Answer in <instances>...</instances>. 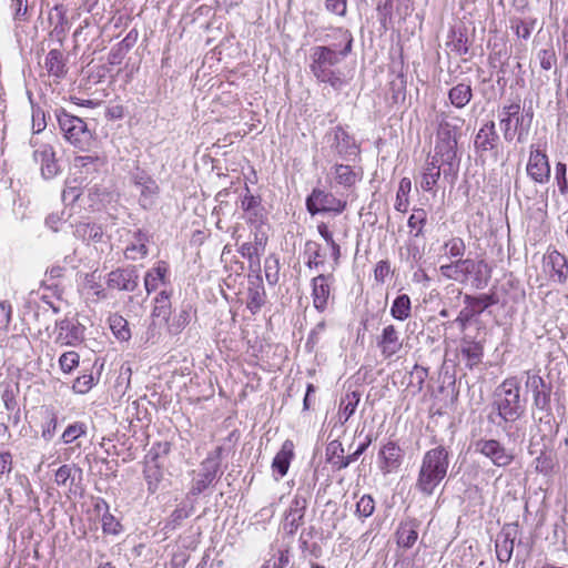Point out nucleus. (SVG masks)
<instances>
[{"label":"nucleus","instance_id":"obj_1","mask_svg":"<svg viewBox=\"0 0 568 568\" xmlns=\"http://www.w3.org/2000/svg\"><path fill=\"white\" fill-rule=\"evenodd\" d=\"M334 36L341 43H344V48L338 50L339 44L337 43L316 47L312 54L310 68L320 82L329 84L334 90H339L344 80L341 72L334 70L333 67L352 51L353 36L347 29L343 28H337Z\"/></svg>","mask_w":568,"mask_h":568},{"label":"nucleus","instance_id":"obj_2","mask_svg":"<svg viewBox=\"0 0 568 568\" xmlns=\"http://www.w3.org/2000/svg\"><path fill=\"white\" fill-rule=\"evenodd\" d=\"M449 452L439 445L427 450L420 462L415 489L423 496L429 497L447 476Z\"/></svg>","mask_w":568,"mask_h":568},{"label":"nucleus","instance_id":"obj_3","mask_svg":"<svg viewBox=\"0 0 568 568\" xmlns=\"http://www.w3.org/2000/svg\"><path fill=\"white\" fill-rule=\"evenodd\" d=\"M532 116L531 110H524L520 99L505 102L498 112L504 140L511 142L516 139L518 143H524L527 140Z\"/></svg>","mask_w":568,"mask_h":568},{"label":"nucleus","instance_id":"obj_4","mask_svg":"<svg viewBox=\"0 0 568 568\" xmlns=\"http://www.w3.org/2000/svg\"><path fill=\"white\" fill-rule=\"evenodd\" d=\"M498 416L506 423H514L525 413L520 400V382L517 377L506 378L496 390Z\"/></svg>","mask_w":568,"mask_h":568},{"label":"nucleus","instance_id":"obj_5","mask_svg":"<svg viewBox=\"0 0 568 568\" xmlns=\"http://www.w3.org/2000/svg\"><path fill=\"white\" fill-rule=\"evenodd\" d=\"M63 268L60 266L52 267L45 276H49V280H44L42 282L41 288L43 292L41 294L38 293L40 302L38 303V315L40 311L42 314L52 311V313H59L64 301L61 297V291L59 290L58 278L62 276Z\"/></svg>","mask_w":568,"mask_h":568},{"label":"nucleus","instance_id":"obj_6","mask_svg":"<svg viewBox=\"0 0 568 568\" xmlns=\"http://www.w3.org/2000/svg\"><path fill=\"white\" fill-rule=\"evenodd\" d=\"M222 452V447H216L201 463L200 471L193 479L190 491L187 493V499H190V497H196L202 494L216 479L221 466Z\"/></svg>","mask_w":568,"mask_h":568},{"label":"nucleus","instance_id":"obj_7","mask_svg":"<svg viewBox=\"0 0 568 568\" xmlns=\"http://www.w3.org/2000/svg\"><path fill=\"white\" fill-rule=\"evenodd\" d=\"M306 209L311 215L318 213H333L338 215L343 213L347 206L345 200L336 197L333 193L315 187L306 197Z\"/></svg>","mask_w":568,"mask_h":568},{"label":"nucleus","instance_id":"obj_8","mask_svg":"<svg viewBox=\"0 0 568 568\" xmlns=\"http://www.w3.org/2000/svg\"><path fill=\"white\" fill-rule=\"evenodd\" d=\"M464 303L465 307L452 322V324H456L462 332L467 328L474 316L480 314L489 306L497 304L498 298L495 294H480L478 296L465 295Z\"/></svg>","mask_w":568,"mask_h":568},{"label":"nucleus","instance_id":"obj_9","mask_svg":"<svg viewBox=\"0 0 568 568\" xmlns=\"http://www.w3.org/2000/svg\"><path fill=\"white\" fill-rule=\"evenodd\" d=\"M475 450L487 457L497 467H507L515 458L513 452L496 439L477 440Z\"/></svg>","mask_w":568,"mask_h":568},{"label":"nucleus","instance_id":"obj_10","mask_svg":"<svg viewBox=\"0 0 568 568\" xmlns=\"http://www.w3.org/2000/svg\"><path fill=\"white\" fill-rule=\"evenodd\" d=\"M326 139L329 143V148L344 160H351L359 152V148L354 138L341 126H336L328 132Z\"/></svg>","mask_w":568,"mask_h":568},{"label":"nucleus","instance_id":"obj_11","mask_svg":"<svg viewBox=\"0 0 568 568\" xmlns=\"http://www.w3.org/2000/svg\"><path fill=\"white\" fill-rule=\"evenodd\" d=\"M104 156L88 154L77 156L73 161L74 175L81 183H90L105 168Z\"/></svg>","mask_w":568,"mask_h":568},{"label":"nucleus","instance_id":"obj_12","mask_svg":"<svg viewBox=\"0 0 568 568\" xmlns=\"http://www.w3.org/2000/svg\"><path fill=\"white\" fill-rule=\"evenodd\" d=\"M542 266L552 283L562 285L568 281V261L557 250L548 251L544 255Z\"/></svg>","mask_w":568,"mask_h":568},{"label":"nucleus","instance_id":"obj_13","mask_svg":"<svg viewBox=\"0 0 568 568\" xmlns=\"http://www.w3.org/2000/svg\"><path fill=\"white\" fill-rule=\"evenodd\" d=\"M404 450L394 440L385 443L378 452V468L384 475L395 473L403 464Z\"/></svg>","mask_w":568,"mask_h":568},{"label":"nucleus","instance_id":"obj_14","mask_svg":"<svg viewBox=\"0 0 568 568\" xmlns=\"http://www.w3.org/2000/svg\"><path fill=\"white\" fill-rule=\"evenodd\" d=\"M518 535L517 524H506L497 535L495 550L500 564L509 562L514 552L515 540Z\"/></svg>","mask_w":568,"mask_h":568},{"label":"nucleus","instance_id":"obj_15","mask_svg":"<svg viewBox=\"0 0 568 568\" xmlns=\"http://www.w3.org/2000/svg\"><path fill=\"white\" fill-rule=\"evenodd\" d=\"M480 267H485V262L483 260L474 261L470 258H458L455 262L442 265L439 271L440 274L447 278L465 282L473 274V271H479Z\"/></svg>","mask_w":568,"mask_h":568},{"label":"nucleus","instance_id":"obj_16","mask_svg":"<svg viewBox=\"0 0 568 568\" xmlns=\"http://www.w3.org/2000/svg\"><path fill=\"white\" fill-rule=\"evenodd\" d=\"M376 345L383 358L390 359L403 348L399 331L393 324L386 325L377 336Z\"/></svg>","mask_w":568,"mask_h":568},{"label":"nucleus","instance_id":"obj_17","mask_svg":"<svg viewBox=\"0 0 568 568\" xmlns=\"http://www.w3.org/2000/svg\"><path fill=\"white\" fill-rule=\"evenodd\" d=\"M526 171L534 182L539 184L547 183L550 179V165L547 155L539 149L531 146Z\"/></svg>","mask_w":568,"mask_h":568},{"label":"nucleus","instance_id":"obj_18","mask_svg":"<svg viewBox=\"0 0 568 568\" xmlns=\"http://www.w3.org/2000/svg\"><path fill=\"white\" fill-rule=\"evenodd\" d=\"M139 284V274L131 267H119L108 274L106 285L109 288L133 292Z\"/></svg>","mask_w":568,"mask_h":568},{"label":"nucleus","instance_id":"obj_19","mask_svg":"<svg viewBox=\"0 0 568 568\" xmlns=\"http://www.w3.org/2000/svg\"><path fill=\"white\" fill-rule=\"evenodd\" d=\"M526 375V387L532 392L534 406L539 410H549L550 387L546 385L545 381L539 375L530 372H527Z\"/></svg>","mask_w":568,"mask_h":568},{"label":"nucleus","instance_id":"obj_20","mask_svg":"<svg viewBox=\"0 0 568 568\" xmlns=\"http://www.w3.org/2000/svg\"><path fill=\"white\" fill-rule=\"evenodd\" d=\"M133 180L140 191V205L145 210L152 207L159 193L158 183L144 172L136 173Z\"/></svg>","mask_w":568,"mask_h":568},{"label":"nucleus","instance_id":"obj_21","mask_svg":"<svg viewBox=\"0 0 568 568\" xmlns=\"http://www.w3.org/2000/svg\"><path fill=\"white\" fill-rule=\"evenodd\" d=\"M499 135L494 121L486 122L477 132L474 146L477 153L491 152L497 149Z\"/></svg>","mask_w":568,"mask_h":568},{"label":"nucleus","instance_id":"obj_22","mask_svg":"<svg viewBox=\"0 0 568 568\" xmlns=\"http://www.w3.org/2000/svg\"><path fill=\"white\" fill-rule=\"evenodd\" d=\"M306 506V499L298 495L292 499L284 519V530L287 534H295L303 524Z\"/></svg>","mask_w":568,"mask_h":568},{"label":"nucleus","instance_id":"obj_23","mask_svg":"<svg viewBox=\"0 0 568 568\" xmlns=\"http://www.w3.org/2000/svg\"><path fill=\"white\" fill-rule=\"evenodd\" d=\"M143 475L149 493L154 494L158 491L164 479V470L158 463V454L152 453V450L145 457Z\"/></svg>","mask_w":568,"mask_h":568},{"label":"nucleus","instance_id":"obj_24","mask_svg":"<svg viewBox=\"0 0 568 568\" xmlns=\"http://www.w3.org/2000/svg\"><path fill=\"white\" fill-rule=\"evenodd\" d=\"M332 275L320 274L312 280V298L313 305L318 312H324L327 308L331 288L329 283Z\"/></svg>","mask_w":568,"mask_h":568},{"label":"nucleus","instance_id":"obj_25","mask_svg":"<svg viewBox=\"0 0 568 568\" xmlns=\"http://www.w3.org/2000/svg\"><path fill=\"white\" fill-rule=\"evenodd\" d=\"M432 160H439L440 165H447L449 171L456 172L459 166L457 142L437 141Z\"/></svg>","mask_w":568,"mask_h":568},{"label":"nucleus","instance_id":"obj_26","mask_svg":"<svg viewBox=\"0 0 568 568\" xmlns=\"http://www.w3.org/2000/svg\"><path fill=\"white\" fill-rule=\"evenodd\" d=\"M241 209L246 213L250 223L260 224L264 220V209L260 196L251 194L250 189L245 185V194L241 197Z\"/></svg>","mask_w":568,"mask_h":568},{"label":"nucleus","instance_id":"obj_27","mask_svg":"<svg viewBox=\"0 0 568 568\" xmlns=\"http://www.w3.org/2000/svg\"><path fill=\"white\" fill-rule=\"evenodd\" d=\"M74 236L87 244H103L106 243L109 239L101 225L89 222L77 224L74 229Z\"/></svg>","mask_w":568,"mask_h":568},{"label":"nucleus","instance_id":"obj_28","mask_svg":"<svg viewBox=\"0 0 568 568\" xmlns=\"http://www.w3.org/2000/svg\"><path fill=\"white\" fill-rule=\"evenodd\" d=\"M265 290L261 275H255L248 280L247 290V308L253 313H257L265 303Z\"/></svg>","mask_w":568,"mask_h":568},{"label":"nucleus","instance_id":"obj_29","mask_svg":"<svg viewBox=\"0 0 568 568\" xmlns=\"http://www.w3.org/2000/svg\"><path fill=\"white\" fill-rule=\"evenodd\" d=\"M169 271V264L164 261H159L145 273L144 287L148 294L154 292L160 285L168 283Z\"/></svg>","mask_w":568,"mask_h":568},{"label":"nucleus","instance_id":"obj_30","mask_svg":"<svg viewBox=\"0 0 568 568\" xmlns=\"http://www.w3.org/2000/svg\"><path fill=\"white\" fill-rule=\"evenodd\" d=\"M332 170L336 183L346 190L354 187L362 180V171H356L351 165L335 164Z\"/></svg>","mask_w":568,"mask_h":568},{"label":"nucleus","instance_id":"obj_31","mask_svg":"<svg viewBox=\"0 0 568 568\" xmlns=\"http://www.w3.org/2000/svg\"><path fill=\"white\" fill-rule=\"evenodd\" d=\"M460 353L466 367L473 369L481 363L484 356V347L479 342L463 339L460 345Z\"/></svg>","mask_w":568,"mask_h":568},{"label":"nucleus","instance_id":"obj_32","mask_svg":"<svg viewBox=\"0 0 568 568\" xmlns=\"http://www.w3.org/2000/svg\"><path fill=\"white\" fill-rule=\"evenodd\" d=\"M294 457V444L292 440H285L280 449V452L275 455L272 468L280 475V478L284 477L287 474L291 460Z\"/></svg>","mask_w":568,"mask_h":568},{"label":"nucleus","instance_id":"obj_33","mask_svg":"<svg viewBox=\"0 0 568 568\" xmlns=\"http://www.w3.org/2000/svg\"><path fill=\"white\" fill-rule=\"evenodd\" d=\"M265 241L264 234L256 232L254 233V242H246L240 246L239 253L242 257L248 260L251 267L260 266V251L264 248Z\"/></svg>","mask_w":568,"mask_h":568},{"label":"nucleus","instance_id":"obj_34","mask_svg":"<svg viewBox=\"0 0 568 568\" xmlns=\"http://www.w3.org/2000/svg\"><path fill=\"white\" fill-rule=\"evenodd\" d=\"M418 526L419 523L416 519L406 520L398 526L396 536L399 547H413L418 538Z\"/></svg>","mask_w":568,"mask_h":568},{"label":"nucleus","instance_id":"obj_35","mask_svg":"<svg viewBox=\"0 0 568 568\" xmlns=\"http://www.w3.org/2000/svg\"><path fill=\"white\" fill-rule=\"evenodd\" d=\"M148 235L138 230L132 235L131 243L125 248V256L129 260L136 261L144 258L148 255Z\"/></svg>","mask_w":568,"mask_h":568},{"label":"nucleus","instance_id":"obj_36","mask_svg":"<svg viewBox=\"0 0 568 568\" xmlns=\"http://www.w3.org/2000/svg\"><path fill=\"white\" fill-rule=\"evenodd\" d=\"M61 169L55 159V153L51 145H43L41 150V174L45 180L52 179L60 173Z\"/></svg>","mask_w":568,"mask_h":568},{"label":"nucleus","instance_id":"obj_37","mask_svg":"<svg viewBox=\"0 0 568 568\" xmlns=\"http://www.w3.org/2000/svg\"><path fill=\"white\" fill-rule=\"evenodd\" d=\"M473 99L470 82H460L448 91V100L457 109L465 108Z\"/></svg>","mask_w":568,"mask_h":568},{"label":"nucleus","instance_id":"obj_38","mask_svg":"<svg viewBox=\"0 0 568 568\" xmlns=\"http://www.w3.org/2000/svg\"><path fill=\"white\" fill-rule=\"evenodd\" d=\"M110 329L119 342H128L131 338L129 322L120 314L113 313L108 318Z\"/></svg>","mask_w":568,"mask_h":568},{"label":"nucleus","instance_id":"obj_39","mask_svg":"<svg viewBox=\"0 0 568 568\" xmlns=\"http://www.w3.org/2000/svg\"><path fill=\"white\" fill-rule=\"evenodd\" d=\"M45 69L50 75L55 78H62L65 74V60L63 58L62 51L58 49H52L49 51L45 58Z\"/></svg>","mask_w":568,"mask_h":568},{"label":"nucleus","instance_id":"obj_40","mask_svg":"<svg viewBox=\"0 0 568 568\" xmlns=\"http://www.w3.org/2000/svg\"><path fill=\"white\" fill-rule=\"evenodd\" d=\"M440 178V164L439 160H430L427 162L424 172L420 176V187L426 191H433L438 179Z\"/></svg>","mask_w":568,"mask_h":568},{"label":"nucleus","instance_id":"obj_41","mask_svg":"<svg viewBox=\"0 0 568 568\" xmlns=\"http://www.w3.org/2000/svg\"><path fill=\"white\" fill-rule=\"evenodd\" d=\"M361 394L356 390L347 393L341 400L338 419L341 424H345L355 413L359 403Z\"/></svg>","mask_w":568,"mask_h":568},{"label":"nucleus","instance_id":"obj_42","mask_svg":"<svg viewBox=\"0 0 568 568\" xmlns=\"http://www.w3.org/2000/svg\"><path fill=\"white\" fill-rule=\"evenodd\" d=\"M194 513V500L191 498L179 505L170 515L166 527L175 529L182 521Z\"/></svg>","mask_w":568,"mask_h":568},{"label":"nucleus","instance_id":"obj_43","mask_svg":"<svg viewBox=\"0 0 568 568\" xmlns=\"http://www.w3.org/2000/svg\"><path fill=\"white\" fill-rule=\"evenodd\" d=\"M73 123V129L67 135V140L75 146H82L91 139V133L81 118L78 116Z\"/></svg>","mask_w":568,"mask_h":568},{"label":"nucleus","instance_id":"obj_44","mask_svg":"<svg viewBox=\"0 0 568 568\" xmlns=\"http://www.w3.org/2000/svg\"><path fill=\"white\" fill-rule=\"evenodd\" d=\"M410 312L412 302L407 294L398 295L390 306V315L397 321L407 320L410 316Z\"/></svg>","mask_w":568,"mask_h":568},{"label":"nucleus","instance_id":"obj_45","mask_svg":"<svg viewBox=\"0 0 568 568\" xmlns=\"http://www.w3.org/2000/svg\"><path fill=\"white\" fill-rule=\"evenodd\" d=\"M171 294L168 291H161L154 298V307L152 310V316L162 318L165 322L169 321L171 314Z\"/></svg>","mask_w":568,"mask_h":568},{"label":"nucleus","instance_id":"obj_46","mask_svg":"<svg viewBox=\"0 0 568 568\" xmlns=\"http://www.w3.org/2000/svg\"><path fill=\"white\" fill-rule=\"evenodd\" d=\"M412 190V181L408 178H403L399 181L398 190L396 193L395 210L402 213L407 212L409 206V193Z\"/></svg>","mask_w":568,"mask_h":568},{"label":"nucleus","instance_id":"obj_47","mask_svg":"<svg viewBox=\"0 0 568 568\" xmlns=\"http://www.w3.org/2000/svg\"><path fill=\"white\" fill-rule=\"evenodd\" d=\"M83 337V327L71 322H62L60 325L59 338L67 344L80 342Z\"/></svg>","mask_w":568,"mask_h":568},{"label":"nucleus","instance_id":"obj_48","mask_svg":"<svg viewBox=\"0 0 568 568\" xmlns=\"http://www.w3.org/2000/svg\"><path fill=\"white\" fill-rule=\"evenodd\" d=\"M191 321L190 307H183L178 314H175L171 321H168V329L171 334L181 333Z\"/></svg>","mask_w":568,"mask_h":568},{"label":"nucleus","instance_id":"obj_49","mask_svg":"<svg viewBox=\"0 0 568 568\" xmlns=\"http://www.w3.org/2000/svg\"><path fill=\"white\" fill-rule=\"evenodd\" d=\"M427 222V213L424 209H414L409 216L407 224L410 231H415L414 236L419 237L424 235V226Z\"/></svg>","mask_w":568,"mask_h":568},{"label":"nucleus","instance_id":"obj_50","mask_svg":"<svg viewBox=\"0 0 568 568\" xmlns=\"http://www.w3.org/2000/svg\"><path fill=\"white\" fill-rule=\"evenodd\" d=\"M438 119L440 128L448 129V131L450 130L457 135H459L460 130L465 123L463 118L447 112H442L438 115Z\"/></svg>","mask_w":568,"mask_h":568},{"label":"nucleus","instance_id":"obj_51","mask_svg":"<svg viewBox=\"0 0 568 568\" xmlns=\"http://www.w3.org/2000/svg\"><path fill=\"white\" fill-rule=\"evenodd\" d=\"M536 59L545 71H550L557 64V55L552 45L540 49L536 54Z\"/></svg>","mask_w":568,"mask_h":568},{"label":"nucleus","instance_id":"obj_52","mask_svg":"<svg viewBox=\"0 0 568 568\" xmlns=\"http://www.w3.org/2000/svg\"><path fill=\"white\" fill-rule=\"evenodd\" d=\"M41 415L47 419L42 426V437L45 440L52 439L57 429V415L49 407H42Z\"/></svg>","mask_w":568,"mask_h":568},{"label":"nucleus","instance_id":"obj_53","mask_svg":"<svg viewBox=\"0 0 568 568\" xmlns=\"http://www.w3.org/2000/svg\"><path fill=\"white\" fill-rule=\"evenodd\" d=\"M81 469L75 467L74 465H62L54 474V480L58 485L65 486L70 480V484H73L75 479V474H80Z\"/></svg>","mask_w":568,"mask_h":568},{"label":"nucleus","instance_id":"obj_54","mask_svg":"<svg viewBox=\"0 0 568 568\" xmlns=\"http://www.w3.org/2000/svg\"><path fill=\"white\" fill-rule=\"evenodd\" d=\"M265 278L270 285H275L280 278V261L274 255L267 256L264 262Z\"/></svg>","mask_w":568,"mask_h":568},{"label":"nucleus","instance_id":"obj_55","mask_svg":"<svg viewBox=\"0 0 568 568\" xmlns=\"http://www.w3.org/2000/svg\"><path fill=\"white\" fill-rule=\"evenodd\" d=\"M556 460L551 452H541L535 459V469L540 474H549L555 467Z\"/></svg>","mask_w":568,"mask_h":568},{"label":"nucleus","instance_id":"obj_56","mask_svg":"<svg viewBox=\"0 0 568 568\" xmlns=\"http://www.w3.org/2000/svg\"><path fill=\"white\" fill-rule=\"evenodd\" d=\"M375 510V500L371 495H363L356 504V515L362 518H368Z\"/></svg>","mask_w":568,"mask_h":568},{"label":"nucleus","instance_id":"obj_57","mask_svg":"<svg viewBox=\"0 0 568 568\" xmlns=\"http://www.w3.org/2000/svg\"><path fill=\"white\" fill-rule=\"evenodd\" d=\"M445 254L449 257L462 258L466 251L463 239L453 237L444 244Z\"/></svg>","mask_w":568,"mask_h":568},{"label":"nucleus","instance_id":"obj_58","mask_svg":"<svg viewBox=\"0 0 568 568\" xmlns=\"http://www.w3.org/2000/svg\"><path fill=\"white\" fill-rule=\"evenodd\" d=\"M54 116L59 123L61 131L64 133V136L67 138L69 132L73 129V121H75L78 116L70 114L62 109L55 110Z\"/></svg>","mask_w":568,"mask_h":568},{"label":"nucleus","instance_id":"obj_59","mask_svg":"<svg viewBox=\"0 0 568 568\" xmlns=\"http://www.w3.org/2000/svg\"><path fill=\"white\" fill-rule=\"evenodd\" d=\"M80 356L75 352H65L59 358V365L63 373H71L79 365Z\"/></svg>","mask_w":568,"mask_h":568},{"label":"nucleus","instance_id":"obj_60","mask_svg":"<svg viewBox=\"0 0 568 568\" xmlns=\"http://www.w3.org/2000/svg\"><path fill=\"white\" fill-rule=\"evenodd\" d=\"M93 385L94 378L92 374H83L73 382L72 388L75 393L85 394L92 388Z\"/></svg>","mask_w":568,"mask_h":568},{"label":"nucleus","instance_id":"obj_61","mask_svg":"<svg viewBox=\"0 0 568 568\" xmlns=\"http://www.w3.org/2000/svg\"><path fill=\"white\" fill-rule=\"evenodd\" d=\"M566 173H567L566 164L558 162L555 168V179H556L558 189L561 194L568 193V182H567Z\"/></svg>","mask_w":568,"mask_h":568},{"label":"nucleus","instance_id":"obj_62","mask_svg":"<svg viewBox=\"0 0 568 568\" xmlns=\"http://www.w3.org/2000/svg\"><path fill=\"white\" fill-rule=\"evenodd\" d=\"M121 524L113 515L106 513L102 516V529L105 534L118 535L121 531Z\"/></svg>","mask_w":568,"mask_h":568},{"label":"nucleus","instance_id":"obj_63","mask_svg":"<svg viewBox=\"0 0 568 568\" xmlns=\"http://www.w3.org/2000/svg\"><path fill=\"white\" fill-rule=\"evenodd\" d=\"M558 48L562 60L568 63V19L564 20V26L558 38Z\"/></svg>","mask_w":568,"mask_h":568},{"label":"nucleus","instance_id":"obj_64","mask_svg":"<svg viewBox=\"0 0 568 568\" xmlns=\"http://www.w3.org/2000/svg\"><path fill=\"white\" fill-rule=\"evenodd\" d=\"M82 434H84L83 425L81 424H73L69 425L67 429L63 432L61 439L65 444H70L73 440H75L78 437H80Z\"/></svg>","mask_w":568,"mask_h":568}]
</instances>
